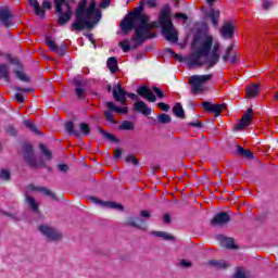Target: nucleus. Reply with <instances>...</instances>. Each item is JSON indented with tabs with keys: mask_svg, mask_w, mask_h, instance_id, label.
I'll list each match as a JSON object with an SVG mask.
<instances>
[{
	"mask_svg": "<svg viewBox=\"0 0 278 278\" xmlns=\"http://www.w3.org/2000/svg\"><path fill=\"white\" fill-rule=\"evenodd\" d=\"M220 45L214 43L213 36H206L197 50H192L185 59L189 68L206 66V71L214 68L220 61Z\"/></svg>",
	"mask_w": 278,
	"mask_h": 278,
	"instance_id": "f257e3e1",
	"label": "nucleus"
},
{
	"mask_svg": "<svg viewBox=\"0 0 278 278\" xmlns=\"http://www.w3.org/2000/svg\"><path fill=\"white\" fill-rule=\"evenodd\" d=\"M86 5H88V1L86 0H81L78 3L75 13V22L71 26V31H84V29H92V27H94V23H92L90 18H92L97 10V4L91 3L87 9Z\"/></svg>",
	"mask_w": 278,
	"mask_h": 278,
	"instance_id": "f03ea898",
	"label": "nucleus"
},
{
	"mask_svg": "<svg viewBox=\"0 0 278 278\" xmlns=\"http://www.w3.org/2000/svg\"><path fill=\"white\" fill-rule=\"evenodd\" d=\"M155 28H157V22L149 23V16L146 17L143 24H138V26L135 28V34L130 39L131 42H135V47H132V49H138V47L144 45L147 40L157 38V35L151 31Z\"/></svg>",
	"mask_w": 278,
	"mask_h": 278,
	"instance_id": "7ed1b4c3",
	"label": "nucleus"
},
{
	"mask_svg": "<svg viewBox=\"0 0 278 278\" xmlns=\"http://www.w3.org/2000/svg\"><path fill=\"white\" fill-rule=\"evenodd\" d=\"M159 24L162 28V34L165 40H167V42L177 45L179 41V36L177 35V31H175V28H173V20H170V7H168V4H166L161 11Z\"/></svg>",
	"mask_w": 278,
	"mask_h": 278,
	"instance_id": "20e7f679",
	"label": "nucleus"
},
{
	"mask_svg": "<svg viewBox=\"0 0 278 278\" xmlns=\"http://www.w3.org/2000/svg\"><path fill=\"white\" fill-rule=\"evenodd\" d=\"M143 2H140L139 7L135 8L132 12L128 13L123 21L121 22V27L123 34H128L129 31H134L138 25L144 24L148 15L142 14L144 11Z\"/></svg>",
	"mask_w": 278,
	"mask_h": 278,
	"instance_id": "39448f33",
	"label": "nucleus"
},
{
	"mask_svg": "<svg viewBox=\"0 0 278 278\" xmlns=\"http://www.w3.org/2000/svg\"><path fill=\"white\" fill-rule=\"evenodd\" d=\"M22 151L23 160L28 168H31L33 170H38V168H46L48 173L53 172V168L48 166L43 159L38 160V156H36V152L34 151V146L30 143H24L22 146Z\"/></svg>",
	"mask_w": 278,
	"mask_h": 278,
	"instance_id": "423d86ee",
	"label": "nucleus"
},
{
	"mask_svg": "<svg viewBox=\"0 0 278 278\" xmlns=\"http://www.w3.org/2000/svg\"><path fill=\"white\" fill-rule=\"evenodd\" d=\"M64 129L66 134L70 136H74V138H81V136H90V125L88 123H80L79 124V129H75V123L73 121H68L64 124Z\"/></svg>",
	"mask_w": 278,
	"mask_h": 278,
	"instance_id": "0eeeda50",
	"label": "nucleus"
},
{
	"mask_svg": "<svg viewBox=\"0 0 278 278\" xmlns=\"http://www.w3.org/2000/svg\"><path fill=\"white\" fill-rule=\"evenodd\" d=\"M212 77H214L213 74L191 76L189 84L191 86L192 94H199V92H203V85L205 84V81H210Z\"/></svg>",
	"mask_w": 278,
	"mask_h": 278,
	"instance_id": "6e6552de",
	"label": "nucleus"
},
{
	"mask_svg": "<svg viewBox=\"0 0 278 278\" xmlns=\"http://www.w3.org/2000/svg\"><path fill=\"white\" fill-rule=\"evenodd\" d=\"M112 92L114 101H117V103H122V105H125V103H127V97L128 99H131V101H138V96L136 93H128L127 91H125L121 84H117L115 87H113Z\"/></svg>",
	"mask_w": 278,
	"mask_h": 278,
	"instance_id": "1a4fd4ad",
	"label": "nucleus"
},
{
	"mask_svg": "<svg viewBox=\"0 0 278 278\" xmlns=\"http://www.w3.org/2000/svg\"><path fill=\"white\" fill-rule=\"evenodd\" d=\"M38 230L47 238V240H49V242H60L63 238L62 232L49 225H40Z\"/></svg>",
	"mask_w": 278,
	"mask_h": 278,
	"instance_id": "9d476101",
	"label": "nucleus"
},
{
	"mask_svg": "<svg viewBox=\"0 0 278 278\" xmlns=\"http://www.w3.org/2000/svg\"><path fill=\"white\" fill-rule=\"evenodd\" d=\"M230 220H231V216H229V213L218 212L211 219V226L212 227H225V225H228L230 223Z\"/></svg>",
	"mask_w": 278,
	"mask_h": 278,
	"instance_id": "9b49d317",
	"label": "nucleus"
},
{
	"mask_svg": "<svg viewBox=\"0 0 278 278\" xmlns=\"http://www.w3.org/2000/svg\"><path fill=\"white\" fill-rule=\"evenodd\" d=\"M46 45L49 47L50 51H53L58 55H66V52L68 51V47H66V43H61L60 46L55 45V41L51 39V36H46Z\"/></svg>",
	"mask_w": 278,
	"mask_h": 278,
	"instance_id": "f8f14e48",
	"label": "nucleus"
},
{
	"mask_svg": "<svg viewBox=\"0 0 278 278\" xmlns=\"http://www.w3.org/2000/svg\"><path fill=\"white\" fill-rule=\"evenodd\" d=\"M137 94L139 97H142L143 99H147L149 103H155L157 101V97L153 91H151V88L149 86H140L137 88Z\"/></svg>",
	"mask_w": 278,
	"mask_h": 278,
	"instance_id": "ddd939ff",
	"label": "nucleus"
},
{
	"mask_svg": "<svg viewBox=\"0 0 278 278\" xmlns=\"http://www.w3.org/2000/svg\"><path fill=\"white\" fill-rule=\"evenodd\" d=\"M202 108L204 112H208L210 114H215V116H220V113L227 108V104H212L211 102L204 101L202 102Z\"/></svg>",
	"mask_w": 278,
	"mask_h": 278,
	"instance_id": "4468645a",
	"label": "nucleus"
},
{
	"mask_svg": "<svg viewBox=\"0 0 278 278\" xmlns=\"http://www.w3.org/2000/svg\"><path fill=\"white\" fill-rule=\"evenodd\" d=\"M253 113V108H248L244 112L243 116L241 117L240 122L235 125L236 131H242L245 127L251 125V114Z\"/></svg>",
	"mask_w": 278,
	"mask_h": 278,
	"instance_id": "2eb2a0df",
	"label": "nucleus"
},
{
	"mask_svg": "<svg viewBox=\"0 0 278 278\" xmlns=\"http://www.w3.org/2000/svg\"><path fill=\"white\" fill-rule=\"evenodd\" d=\"M127 227L139 229L140 231H147V222L140 217H128L125 222Z\"/></svg>",
	"mask_w": 278,
	"mask_h": 278,
	"instance_id": "dca6fc26",
	"label": "nucleus"
},
{
	"mask_svg": "<svg viewBox=\"0 0 278 278\" xmlns=\"http://www.w3.org/2000/svg\"><path fill=\"white\" fill-rule=\"evenodd\" d=\"M12 18H14V15L12 11H10V8H0V23L3 27H10V25H12Z\"/></svg>",
	"mask_w": 278,
	"mask_h": 278,
	"instance_id": "f3484780",
	"label": "nucleus"
},
{
	"mask_svg": "<svg viewBox=\"0 0 278 278\" xmlns=\"http://www.w3.org/2000/svg\"><path fill=\"white\" fill-rule=\"evenodd\" d=\"M204 18H210L214 29L218 27V21L220 18V11L216 9H211L204 13Z\"/></svg>",
	"mask_w": 278,
	"mask_h": 278,
	"instance_id": "a211bd4d",
	"label": "nucleus"
},
{
	"mask_svg": "<svg viewBox=\"0 0 278 278\" xmlns=\"http://www.w3.org/2000/svg\"><path fill=\"white\" fill-rule=\"evenodd\" d=\"M217 240L224 244L226 249H229L230 251L238 250V245L236 244V241L231 237H225V235H217Z\"/></svg>",
	"mask_w": 278,
	"mask_h": 278,
	"instance_id": "6ab92c4d",
	"label": "nucleus"
},
{
	"mask_svg": "<svg viewBox=\"0 0 278 278\" xmlns=\"http://www.w3.org/2000/svg\"><path fill=\"white\" fill-rule=\"evenodd\" d=\"M219 31H220L222 38L231 39L233 38L236 28L233 27V24L231 22H228L222 26Z\"/></svg>",
	"mask_w": 278,
	"mask_h": 278,
	"instance_id": "aec40b11",
	"label": "nucleus"
},
{
	"mask_svg": "<svg viewBox=\"0 0 278 278\" xmlns=\"http://www.w3.org/2000/svg\"><path fill=\"white\" fill-rule=\"evenodd\" d=\"M134 112H139L143 116H151V108L144 101H137L134 103Z\"/></svg>",
	"mask_w": 278,
	"mask_h": 278,
	"instance_id": "412c9836",
	"label": "nucleus"
},
{
	"mask_svg": "<svg viewBox=\"0 0 278 278\" xmlns=\"http://www.w3.org/2000/svg\"><path fill=\"white\" fill-rule=\"evenodd\" d=\"M55 12L58 14V23L61 26L66 25V23H68L70 20L73 18V13L64 12V8L62 7H61V11H59L58 7H55Z\"/></svg>",
	"mask_w": 278,
	"mask_h": 278,
	"instance_id": "4be33fe9",
	"label": "nucleus"
},
{
	"mask_svg": "<svg viewBox=\"0 0 278 278\" xmlns=\"http://www.w3.org/2000/svg\"><path fill=\"white\" fill-rule=\"evenodd\" d=\"M248 99H255V97L260 96V84L255 83L248 87L245 91Z\"/></svg>",
	"mask_w": 278,
	"mask_h": 278,
	"instance_id": "5701e85b",
	"label": "nucleus"
},
{
	"mask_svg": "<svg viewBox=\"0 0 278 278\" xmlns=\"http://www.w3.org/2000/svg\"><path fill=\"white\" fill-rule=\"evenodd\" d=\"M106 67L113 75H116V73H118V60L116 59V56H110L108 59Z\"/></svg>",
	"mask_w": 278,
	"mask_h": 278,
	"instance_id": "b1692460",
	"label": "nucleus"
},
{
	"mask_svg": "<svg viewBox=\"0 0 278 278\" xmlns=\"http://www.w3.org/2000/svg\"><path fill=\"white\" fill-rule=\"evenodd\" d=\"M98 131L103 136L104 140H108L109 142H114L117 144L121 142V139H118L116 136H114L112 132H108L105 129L98 126Z\"/></svg>",
	"mask_w": 278,
	"mask_h": 278,
	"instance_id": "393cba45",
	"label": "nucleus"
},
{
	"mask_svg": "<svg viewBox=\"0 0 278 278\" xmlns=\"http://www.w3.org/2000/svg\"><path fill=\"white\" fill-rule=\"evenodd\" d=\"M0 79H3L7 84H10V66L8 64H0Z\"/></svg>",
	"mask_w": 278,
	"mask_h": 278,
	"instance_id": "a878e982",
	"label": "nucleus"
},
{
	"mask_svg": "<svg viewBox=\"0 0 278 278\" xmlns=\"http://www.w3.org/2000/svg\"><path fill=\"white\" fill-rule=\"evenodd\" d=\"M105 105L108 110H111V112H116L117 114H127V112H129V109L127 106L125 108L116 106V104L112 101H108Z\"/></svg>",
	"mask_w": 278,
	"mask_h": 278,
	"instance_id": "bb28decb",
	"label": "nucleus"
},
{
	"mask_svg": "<svg viewBox=\"0 0 278 278\" xmlns=\"http://www.w3.org/2000/svg\"><path fill=\"white\" fill-rule=\"evenodd\" d=\"M208 266H212V268H216L217 270H225L229 268V265H227V262L225 261H218V260H211L207 262Z\"/></svg>",
	"mask_w": 278,
	"mask_h": 278,
	"instance_id": "cd10ccee",
	"label": "nucleus"
},
{
	"mask_svg": "<svg viewBox=\"0 0 278 278\" xmlns=\"http://www.w3.org/2000/svg\"><path fill=\"white\" fill-rule=\"evenodd\" d=\"M172 110L174 116H176L177 118H186V112L184 111V106H181V103L177 102Z\"/></svg>",
	"mask_w": 278,
	"mask_h": 278,
	"instance_id": "c85d7f7f",
	"label": "nucleus"
},
{
	"mask_svg": "<svg viewBox=\"0 0 278 278\" xmlns=\"http://www.w3.org/2000/svg\"><path fill=\"white\" fill-rule=\"evenodd\" d=\"M13 73L16 79H18V81H24V84H29L30 78L27 76V74H25V72H23V70L21 68L14 70Z\"/></svg>",
	"mask_w": 278,
	"mask_h": 278,
	"instance_id": "c756f323",
	"label": "nucleus"
},
{
	"mask_svg": "<svg viewBox=\"0 0 278 278\" xmlns=\"http://www.w3.org/2000/svg\"><path fill=\"white\" fill-rule=\"evenodd\" d=\"M23 125L29 129L33 134H36V136H40V128H38V126H36V124H34L33 122H30L29 119H25L23 122Z\"/></svg>",
	"mask_w": 278,
	"mask_h": 278,
	"instance_id": "7c9ffc66",
	"label": "nucleus"
},
{
	"mask_svg": "<svg viewBox=\"0 0 278 278\" xmlns=\"http://www.w3.org/2000/svg\"><path fill=\"white\" fill-rule=\"evenodd\" d=\"M156 121L160 125H168V123L173 122V117L166 113H161L156 116Z\"/></svg>",
	"mask_w": 278,
	"mask_h": 278,
	"instance_id": "2f4dec72",
	"label": "nucleus"
},
{
	"mask_svg": "<svg viewBox=\"0 0 278 278\" xmlns=\"http://www.w3.org/2000/svg\"><path fill=\"white\" fill-rule=\"evenodd\" d=\"M134 129H136V125H134V122L131 121H124L119 125L121 131H134Z\"/></svg>",
	"mask_w": 278,
	"mask_h": 278,
	"instance_id": "473e14b6",
	"label": "nucleus"
},
{
	"mask_svg": "<svg viewBox=\"0 0 278 278\" xmlns=\"http://www.w3.org/2000/svg\"><path fill=\"white\" fill-rule=\"evenodd\" d=\"M152 236H155L156 238H162L163 240L175 241V236L164 231H152Z\"/></svg>",
	"mask_w": 278,
	"mask_h": 278,
	"instance_id": "72a5a7b5",
	"label": "nucleus"
},
{
	"mask_svg": "<svg viewBox=\"0 0 278 278\" xmlns=\"http://www.w3.org/2000/svg\"><path fill=\"white\" fill-rule=\"evenodd\" d=\"M35 190H37L38 192H42L43 194H46V197H51V199H54V201H59L58 195H55V193H53V191H50L48 188L37 187Z\"/></svg>",
	"mask_w": 278,
	"mask_h": 278,
	"instance_id": "f704fd0d",
	"label": "nucleus"
},
{
	"mask_svg": "<svg viewBox=\"0 0 278 278\" xmlns=\"http://www.w3.org/2000/svg\"><path fill=\"white\" fill-rule=\"evenodd\" d=\"M39 149L41 153L45 155L46 160L50 161L53 159V153L51 152V150L47 149V146H45L43 143H40Z\"/></svg>",
	"mask_w": 278,
	"mask_h": 278,
	"instance_id": "c9c22d12",
	"label": "nucleus"
},
{
	"mask_svg": "<svg viewBox=\"0 0 278 278\" xmlns=\"http://www.w3.org/2000/svg\"><path fill=\"white\" fill-rule=\"evenodd\" d=\"M26 201H27L30 210H33V212H39L40 208L34 198H31L30 195H26Z\"/></svg>",
	"mask_w": 278,
	"mask_h": 278,
	"instance_id": "e433bc0d",
	"label": "nucleus"
},
{
	"mask_svg": "<svg viewBox=\"0 0 278 278\" xmlns=\"http://www.w3.org/2000/svg\"><path fill=\"white\" fill-rule=\"evenodd\" d=\"M5 134H8V136H11L12 138H16V136H18V131L16 130V128L13 125H8L4 128Z\"/></svg>",
	"mask_w": 278,
	"mask_h": 278,
	"instance_id": "4c0bfd02",
	"label": "nucleus"
},
{
	"mask_svg": "<svg viewBox=\"0 0 278 278\" xmlns=\"http://www.w3.org/2000/svg\"><path fill=\"white\" fill-rule=\"evenodd\" d=\"M207 144L204 141H193L191 142V149L194 151H201V149H205Z\"/></svg>",
	"mask_w": 278,
	"mask_h": 278,
	"instance_id": "58836bf2",
	"label": "nucleus"
},
{
	"mask_svg": "<svg viewBox=\"0 0 278 278\" xmlns=\"http://www.w3.org/2000/svg\"><path fill=\"white\" fill-rule=\"evenodd\" d=\"M129 39H124L118 43L124 53H129V51H131V46H129Z\"/></svg>",
	"mask_w": 278,
	"mask_h": 278,
	"instance_id": "ea45409f",
	"label": "nucleus"
},
{
	"mask_svg": "<svg viewBox=\"0 0 278 278\" xmlns=\"http://www.w3.org/2000/svg\"><path fill=\"white\" fill-rule=\"evenodd\" d=\"M105 205L111 210H119V212H125V206L116 202H105Z\"/></svg>",
	"mask_w": 278,
	"mask_h": 278,
	"instance_id": "a19ab883",
	"label": "nucleus"
},
{
	"mask_svg": "<svg viewBox=\"0 0 278 278\" xmlns=\"http://www.w3.org/2000/svg\"><path fill=\"white\" fill-rule=\"evenodd\" d=\"M10 64H14V66H17V68H20V71H23V64L21 63V61L17 58H12V55H8L7 56Z\"/></svg>",
	"mask_w": 278,
	"mask_h": 278,
	"instance_id": "79ce46f5",
	"label": "nucleus"
},
{
	"mask_svg": "<svg viewBox=\"0 0 278 278\" xmlns=\"http://www.w3.org/2000/svg\"><path fill=\"white\" fill-rule=\"evenodd\" d=\"M112 110L104 111V118L109 121V123H112L113 125H116V118H114V114L112 113Z\"/></svg>",
	"mask_w": 278,
	"mask_h": 278,
	"instance_id": "37998d69",
	"label": "nucleus"
},
{
	"mask_svg": "<svg viewBox=\"0 0 278 278\" xmlns=\"http://www.w3.org/2000/svg\"><path fill=\"white\" fill-rule=\"evenodd\" d=\"M0 179H1L2 181H10V179H11L10 170H8V169H1V170H0Z\"/></svg>",
	"mask_w": 278,
	"mask_h": 278,
	"instance_id": "c03bdc74",
	"label": "nucleus"
},
{
	"mask_svg": "<svg viewBox=\"0 0 278 278\" xmlns=\"http://www.w3.org/2000/svg\"><path fill=\"white\" fill-rule=\"evenodd\" d=\"M125 162H129L130 164H132V166H138V164H140V161L136 159V154H129L125 159Z\"/></svg>",
	"mask_w": 278,
	"mask_h": 278,
	"instance_id": "a18cd8bd",
	"label": "nucleus"
},
{
	"mask_svg": "<svg viewBox=\"0 0 278 278\" xmlns=\"http://www.w3.org/2000/svg\"><path fill=\"white\" fill-rule=\"evenodd\" d=\"M77 99H86V89L85 88H75L74 90Z\"/></svg>",
	"mask_w": 278,
	"mask_h": 278,
	"instance_id": "49530a36",
	"label": "nucleus"
},
{
	"mask_svg": "<svg viewBox=\"0 0 278 278\" xmlns=\"http://www.w3.org/2000/svg\"><path fill=\"white\" fill-rule=\"evenodd\" d=\"M152 90L159 99H164V91H162V89H160L159 87L153 86Z\"/></svg>",
	"mask_w": 278,
	"mask_h": 278,
	"instance_id": "de8ad7c7",
	"label": "nucleus"
},
{
	"mask_svg": "<svg viewBox=\"0 0 278 278\" xmlns=\"http://www.w3.org/2000/svg\"><path fill=\"white\" fill-rule=\"evenodd\" d=\"M35 9V14L37 16H45V14H47V12L45 11V9L41 8V5H37L34 8Z\"/></svg>",
	"mask_w": 278,
	"mask_h": 278,
	"instance_id": "09e8293b",
	"label": "nucleus"
},
{
	"mask_svg": "<svg viewBox=\"0 0 278 278\" xmlns=\"http://www.w3.org/2000/svg\"><path fill=\"white\" fill-rule=\"evenodd\" d=\"M233 278H247V274H244V270L242 269V267L237 268V271Z\"/></svg>",
	"mask_w": 278,
	"mask_h": 278,
	"instance_id": "8fccbe9b",
	"label": "nucleus"
},
{
	"mask_svg": "<svg viewBox=\"0 0 278 278\" xmlns=\"http://www.w3.org/2000/svg\"><path fill=\"white\" fill-rule=\"evenodd\" d=\"M157 108H159V110H162L163 112H168V110H170V105H168L164 102H159Z\"/></svg>",
	"mask_w": 278,
	"mask_h": 278,
	"instance_id": "3c124183",
	"label": "nucleus"
},
{
	"mask_svg": "<svg viewBox=\"0 0 278 278\" xmlns=\"http://www.w3.org/2000/svg\"><path fill=\"white\" fill-rule=\"evenodd\" d=\"M189 127H195L197 129H203V123L200 121L190 122Z\"/></svg>",
	"mask_w": 278,
	"mask_h": 278,
	"instance_id": "603ef678",
	"label": "nucleus"
},
{
	"mask_svg": "<svg viewBox=\"0 0 278 278\" xmlns=\"http://www.w3.org/2000/svg\"><path fill=\"white\" fill-rule=\"evenodd\" d=\"M14 90L16 92H26V93L34 92V89H31V88H23V87H15Z\"/></svg>",
	"mask_w": 278,
	"mask_h": 278,
	"instance_id": "864d4df0",
	"label": "nucleus"
},
{
	"mask_svg": "<svg viewBox=\"0 0 278 278\" xmlns=\"http://www.w3.org/2000/svg\"><path fill=\"white\" fill-rule=\"evenodd\" d=\"M173 58L177 61V62H186V64H188V61H186V59L188 58V56H181V54H177V53H175L174 55H173Z\"/></svg>",
	"mask_w": 278,
	"mask_h": 278,
	"instance_id": "5fc2aeb1",
	"label": "nucleus"
},
{
	"mask_svg": "<svg viewBox=\"0 0 278 278\" xmlns=\"http://www.w3.org/2000/svg\"><path fill=\"white\" fill-rule=\"evenodd\" d=\"M122 155H123V150L116 149L115 154L113 155V160H115V162H117V160H121Z\"/></svg>",
	"mask_w": 278,
	"mask_h": 278,
	"instance_id": "6e6d98bb",
	"label": "nucleus"
},
{
	"mask_svg": "<svg viewBox=\"0 0 278 278\" xmlns=\"http://www.w3.org/2000/svg\"><path fill=\"white\" fill-rule=\"evenodd\" d=\"M243 157H247L248 160H253V152L251 150H245L241 154Z\"/></svg>",
	"mask_w": 278,
	"mask_h": 278,
	"instance_id": "4d7b16f0",
	"label": "nucleus"
},
{
	"mask_svg": "<svg viewBox=\"0 0 278 278\" xmlns=\"http://www.w3.org/2000/svg\"><path fill=\"white\" fill-rule=\"evenodd\" d=\"M142 3H146L149 8H155L157 5V1L155 0H142Z\"/></svg>",
	"mask_w": 278,
	"mask_h": 278,
	"instance_id": "13d9d810",
	"label": "nucleus"
},
{
	"mask_svg": "<svg viewBox=\"0 0 278 278\" xmlns=\"http://www.w3.org/2000/svg\"><path fill=\"white\" fill-rule=\"evenodd\" d=\"M180 266H182V268H190L192 266V262L186 261V260H181L180 261Z\"/></svg>",
	"mask_w": 278,
	"mask_h": 278,
	"instance_id": "bf43d9fd",
	"label": "nucleus"
},
{
	"mask_svg": "<svg viewBox=\"0 0 278 278\" xmlns=\"http://www.w3.org/2000/svg\"><path fill=\"white\" fill-rule=\"evenodd\" d=\"M58 168H59L60 173H68V165H66V164H59Z\"/></svg>",
	"mask_w": 278,
	"mask_h": 278,
	"instance_id": "052dcab7",
	"label": "nucleus"
},
{
	"mask_svg": "<svg viewBox=\"0 0 278 278\" xmlns=\"http://www.w3.org/2000/svg\"><path fill=\"white\" fill-rule=\"evenodd\" d=\"M15 101H17V103H25V98L22 93H15Z\"/></svg>",
	"mask_w": 278,
	"mask_h": 278,
	"instance_id": "680f3d73",
	"label": "nucleus"
},
{
	"mask_svg": "<svg viewBox=\"0 0 278 278\" xmlns=\"http://www.w3.org/2000/svg\"><path fill=\"white\" fill-rule=\"evenodd\" d=\"M73 86H75V88H83L84 87V83L79 79H74L73 80Z\"/></svg>",
	"mask_w": 278,
	"mask_h": 278,
	"instance_id": "e2e57ef3",
	"label": "nucleus"
},
{
	"mask_svg": "<svg viewBox=\"0 0 278 278\" xmlns=\"http://www.w3.org/2000/svg\"><path fill=\"white\" fill-rule=\"evenodd\" d=\"M163 220H164L165 225H170V214L166 213L163 216Z\"/></svg>",
	"mask_w": 278,
	"mask_h": 278,
	"instance_id": "0e129e2a",
	"label": "nucleus"
},
{
	"mask_svg": "<svg viewBox=\"0 0 278 278\" xmlns=\"http://www.w3.org/2000/svg\"><path fill=\"white\" fill-rule=\"evenodd\" d=\"M273 5V2H270V1H265L264 3H263V10H265V11H268V10H270V7Z\"/></svg>",
	"mask_w": 278,
	"mask_h": 278,
	"instance_id": "69168bd1",
	"label": "nucleus"
},
{
	"mask_svg": "<svg viewBox=\"0 0 278 278\" xmlns=\"http://www.w3.org/2000/svg\"><path fill=\"white\" fill-rule=\"evenodd\" d=\"M42 8H45V10H51L52 8L51 2H49L48 0H45L42 2Z\"/></svg>",
	"mask_w": 278,
	"mask_h": 278,
	"instance_id": "338daca9",
	"label": "nucleus"
},
{
	"mask_svg": "<svg viewBox=\"0 0 278 278\" xmlns=\"http://www.w3.org/2000/svg\"><path fill=\"white\" fill-rule=\"evenodd\" d=\"M30 8H37V5H40V2L38 0H28Z\"/></svg>",
	"mask_w": 278,
	"mask_h": 278,
	"instance_id": "774afa93",
	"label": "nucleus"
}]
</instances>
